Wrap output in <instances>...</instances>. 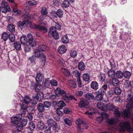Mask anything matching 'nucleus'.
<instances>
[{
	"label": "nucleus",
	"instance_id": "obj_55",
	"mask_svg": "<svg viewBox=\"0 0 133 133\" xmlns=\"http://www.w3.org/2000/svg\"><path fill=\"white\" fill-rule=\"evenodd\" d=\"M80 127L81 129H83V131L84 129H87L88 128V125L87 123L83 122L82 124L81 125Z\"/></svg>",
	"mask_w": 133,
	"mask_h": 133
},
{
	"label": "nucleus",
	"instance_id": "obj_10",
	"mask_svg": "<svg viewBox=\"0 0 133 133\" xmlns=\"http://www.w3.org/2000/svg\"><path fill=\"white\" fill-rule=\"evenodd\" d=\"M68 85L71 88H75L77 87L75 82L72 79H70L68 81Z\"/></svg>",
	"mask_w": 133,
	"mask_h": 133
},
{
	"label": "nucleus",
	"instance_id": "obj_41",
	"mask_svg": "<svg viewBox=\"0 0 133 133\" xmlns=\"http://www.w3.org/2000/svg\"><path fill=\"white\" fill-rule=\"evenodd\" d=\"M8 38L9 40L12 42H14L15 40V36L12 33L9 34Z\"/></svg>",
	"mask_w": 133,
	"mask_h": 133
},
{
	"label": "nucleus",
	"instance_id": "obj_61",
	"mask_svg": "<svg viewBox=\"0 0 133 133\" xmlns=\"http://www.w3.org/2000/svg\"><path fill=\"white\" fill-rule=\"evenodd\" d=\"M24 50L25 52H28L30 51L31 47L30 45L27 44L24 45Z\"/></svg>",
	"mask_w": 133,
	"mask_h": 133
},
{
	"label": "nucleus",
	"instance_id": "obj_5",
	"mask_svg": "<svg viewBox=\"0 0 133 133\" xmlns=\"http://www.w3.org/2000/svg\"><path fill=\"white\" fill-rule=\"evenodd\" d=\"M21 116L18 115V114L15 116L12 117L11 119V122L14 124L17 123L21 119Z\"/></svg>",
	"mask_w": 133,
	"mask_h": 133
},
{
	"label": "nucleus",
	"instance_id": "obj_16",
	"mask_svg": "<svg viewBox=\"0 0 133 133\" xmlns=\"http://www.w3.org/2000/svg\"><path fill=\"white\" fill-rule=\"evenodd\" d=\"M125 87L127 89V91H130L132 90V86L131 83L129 81H127L124 84Z\"/></svg>",
	"mask_w": 133,
	"mask_h": 133
},
{
	"label": "nucleus",
	"instance_id": "obj_37",
	"mask_svg": "<svg viewBox=\"0 0 133 133\" xmlns=\"http://www.w3.org/2000/svg\"><path fill=\"white\" fill-rule=\"evenodd\" d=\"M14 47L16 50H19L21 48V44L18 42H15L14 43Z\"/></svg>",
	"mask_w": 133,
	"mask_h": 133
},
{
	"label": "nucleus",
	"instance_id": "obj_14",
	"mask_svg": "<svg viewBox=\"0 0 133 133\" xmlns=\"http://www.w3.org/2000/svg\"><path fill=\"white\" fill-rule=\"evenodd\" d=\"M126 100L127 103L133 102V94L132 93L128 94Z\"/></svg>",
	"mask_w": 133,
	"mask_h": 133
},
{
	"label": "nucleus",
	"instance_id": "obj_29",
	"mask_svg": "<svg viewBox=\"0 0 133 133\" xmlns=\"http://www.w3.org/2000/svg\"><path fill=\"white\" fill-rule=\"evenodd\" d=\"M78 68L81 71L83 70L85 68V65L84 63L82 62L79 63L78 64Z\"/></svg>",
	"mask_w": 133,
	"mask_h": 133
},
{
	"label": "nucleus",
	"instance_id": "obj_32",
	"mask_svg": "<svg viewBox=\"0 0 133 133\" xmlns=\"http://www.w3.org/2000/svg\"><path fill=\"white\" fill-rule=\"evenodd\" d=\"M97 107L98 109L104 110V105L103 103L101 102H98L97 104Z\"/></svg>",
	"mask_w": 133,
	"mask_h": 133
},
{
	"label": "nucleus",
	"instance_id": "obj_38",
	"mask_svg": "<svg viewBox=\"0 0 133 133\" xmlns=\"http://www.w3.org/2000/svg\"><path fill=\"white\" fill-rule=\"evenodd\" d=\"M42 88V86L41 84H36L35 85V89L36 92H39L41 91Z\"/></svg>",
	"mask_w": 133,
	"mask_h": 133
},
{
	"label": "nucleus",
	"instance_id": "obj_27",
	"mask_svg": "<svg viewBox=\"0 0 133 133\" xmlns=\"http://www.w3.org/2000/svg\"><path fill=\"white\" fill-rule=\"evenodd\" d=\"M123 76L126 79H129L130 77L131 74L130 72L128 71H125L123 72Z\"/></svg>",
	"mask_w": 133,
	"mask_h": 133
},
{
	"label": "nucleus",
	"instance_id": "obj_19",
	"mask_svg": "<svg viewBox=\"0 0 133 133\" xmlns=\"http://www.w3.org/2000/svg\"><path fill=\"white\" fill-rule=\"evenodd\" d=\"M47 123L48 124V125H51V126L52 125H53L55 128H56L57 127L56 123L52 118L48 119L47 120Z\"/></svg>",
	"mask_w": 133,
	"mask_h": 133
},
{
	"label": "nucleus",
	"instance_id": "obj_24",
	"mask_svg": "<svg viewBox=\"0 0 133 133\" xmlns=\"http://www.w3.org/2000/svg\"><path fill=\"white\" fill-rule=\"evenodd\" d=\"M88 102L86 100L81 101L79 104V107L80 108H83L88 104Z\"/></svg>",
	"mask_w": 133,
	"mask_h": 133
},
{
	"label": "nucleus",
	"instance_id": "obj_56",
	"mask_svg": "<svg viewBox=\"0 0 133 133\" xmlns=\"http://www.w3.org/2000/svg\"><path fill=\"white\" fill-rule=\"evenodd\" d=\"M28 110V113L31 114H33L35 112V108L32 107H29Z\"/></svg>",
	"mask_w": 133,
	"mask_h": 133
},
{
	"label": "nucleus",
	"instance_id": "obj_2",
	"mask_svg": "<svg viewBox=\"0 0 133 133\" xmlns=\"http://www.w3.org/2000/svg\"><path fill=\"white\" fill-rule=\"evenodd\" d=\"M48 35L50 37H53L56 39H58L59 38V35L58 32L55 30V28L53 26L50 28L48 32Z\"/></svg>",
	"mask_w": 133,
	"mask_h": 133
},
{
	"label": "nucleus",
	"instance_id": "obj_50",
	"mask_svg": "<svg viewBox=\"0 0 133 133\" xmlns=\"http://www.w3.org/2000/svg\"><path fill=\"white\" fill-rule=\"evenodd\" d=\"M8 36L9 35L7 32H4L2 35V38L4 41H5L8 39Z\"/></svg>",
	"mask_w": 133,
	"mask_h": 133
},
{
	"label": "nucleus",
	"instance_id": "obj_33",
	"mask_svg": "<svg viewBox=\"0 0 133 133\" xmlns=\"http://www.w3.org/2000/svg\"><path fill=\"white\" fill-rule=\"evenodd\" d=\"M83 78L84 81L87 82L89 81L90 79L89 75L87 73H85L83 74Z\"/></svg>",
	"mask_w": 133,
	"mask_h": 133
},
{
	"label": "nucleus",
	"instance_id": "obj_36",
	"mask_svg": "<svg viewBox=\"0 0 133 133\" xmlns=\"http://www.w3.org/2000/svg\"><path fill=\"white\" fill-rule=\"evenodd\" d=\"M70 3L67 0L64 1L62 4V7L65 8H67L69 6Z\"/></svg>",
	"mask_w": 133,
	"mask_h": 133
},
{
	"label": "nucleus",
	"instance_id": "obj_6",
	"mask_svg": "<svg viewBox=\"0 0 133 133\" xmlns=\"http://www.w3.org/2000/svg\"><path fill=\"white\" fill-rule=\"evenodd\" d=\"M34 28L38 30L43 31V32L45 33L47 32L48 30L44 26H42L39 25H35Z\"/></svg>",
	"mask_w": 133,
	"mask_h": 133
},
{
	"label": "nucleus",
	"instance_id": "obj_47",
	"mask_svg": "<svg viewBox=\"0 0 133 133\" xmlns=\"http://www.w3.org/2000/svg\"><path fill=\"white\" fill-rule=\"evenodd\" d=\"M19 122H21V123L22 125V126H25L26 125L27 123L28 120L26 118H24L23 119L22 118H21V119L19 121Z\"/></svg>",
	"mask_w": 133,
	"mask_h": 133
},
{
	"label": "nucleus",
	"instance_id": "obj_45",
	"mask_svg": "<svg viewBox=\"0 0 133 133\" xmlns=\"http://www.w3.org/2000/svg\"><path fill=\"white\" fill-rule=\"evenodd\" d=\"M64 121L65 124L69 126L70 127L72 125V123L71 121L67 118L64 119Z\"/></svg>",
	"mask_w": 133,
	"mask_h": 133
},
{
	"label": "nucleus",
	"instance_id": "obj_22",
	"mask_svg": "<svg viewBox=\"0 0 133 133\" xmlns=\"http://www.w3.org/2000/svg\"><path fill=\"white\" fill-rule=\"evenodd\" d=\"M107 73L109 77L112 78L114 77L115 72L114 70L110 69L108 71Z\"/></svg>",
	"mask_w": 133,
	"mask_h": 133
},
{
	"label": "nucleus",
	"instance_id": "obj_54",
	"mask_svg": "<svg viewBox=\"0 0 133 133\" xmlns=\"http://www.w3.org/2000/svg\"><path fill=\"white\" fill-rule=\"evenodd\" d=\"M103 96L101 95L97 94L96 96L95 97V99L97 101H102L103 99Z\"/></svg>",
	"mask_w": 133,
	"mask_h": 133
},
{
	"label": "nucleus",
	"instance_id": "obj_30",
	"mask_svg": "<svg viewBox=\"0 0 133 133\" xmlns=\"http://www.w3.org/2000/svg\"><path fill=\"white\" fill-rule=\"evenodd\" d=\"M57 105L60 109H62L63 107L66 106V104L62 101H59L57 103Z\"/></svg>",
	"mask_w": 133,
	"mask_h": 133
},
{
	"label": "nucleus",
	"instance_id": "obj_53",
	"mask_svg": "<svg viewBox=\"0 0 133 133\" xmlns=\"http://www.w3.org/2000/svg\"><path fill=\"white\" fill-rule=\"evenodd\" d=\"M21 113L20 114H18V115L21 116V118L23 116H25L27 112L26 109H21L20 111Z\"/></svg>",
	"mask_w": 133,
	"mask_h": 133
},
{
	"label": "nucleus",
	"instance_id": "obj_42",
	"mask_svg": "<svg viewBox=\"0 0 133 133\" xmlns=\"http://www.w3.org/2000/svg\"><path fill=\"white\" fill-rule=\"evenodd\" d=\"M100 81L101 82H104L106 79L105 74L104 73L101 72L99 76Z\"/></svg>",
	"mask_w": 133,
	"mask_h": 133
},
{
	"label": "nucleus",
	"instance_id": "obj_26",
	"mask_svg": "<svg viewBox=\"0 0 133 133\" xmlns=\"http://www.w3.org/2000/svg\"><path fill=\"white\" fill-rule=\"evenodd\" d=\"M61 71L66 76H69L70 75V72L66 69L63 68H62L61 69Z\"/></svg>",
	"mask_w": 133,
	"mask_h": 133
},
{
	"label": "nucleus",
	"instance_id": "obj_40",
	"mask_svg": "<svg viewBox=\"0 0 133 133\" xmlns=\"http://www.w3.org/2000/svg\"><path fill=\"white\" fill-rule=\"evenodd\" d=\"M8 28L9 30L11 32H14L15 30V26L12 24L9 25Z\"/></svg>",
	"mask_w": 133,
	"mask_h": 133
},
{
	"label": "nucleus",
	"instance_id": "obj_51",
	"mask_svg": "<svg viewBox=\"0 0 133 133\" xmlns=\"http://www.w3.org/2000/svg\"><path fill=\"white\" fill-rule=\"evenodd\" d=\"M81 72H79L77 70L74 71L73 72V74L77 78H80Z\"/></svg>",
	"mask_w": 133,
	"mask_h": 133
},
{
	"label": "nucleus",
	"instance_id": "obj_12",
	"mask_svg": "<svg viewBox=\"0 0 133 133\" xmlns=\"http://www.w3.org/2000/svg\"><path fill=\"white\" fill-rule=\"evenodd\" d=\"M37 110L39 112H42L45 110L44 107L43 103H39L37 105Z\"/></svg>",
	"mask_w": 133,
	"mask_h": 133
},
{
	"label": "nucleus",
	"instance_id": "obj_21",
	"mask_svg": "<svg viewBox=\"0 0 133 133\" xmlns=\"http://www.w3.org/2000/svg\"><path fill=\"white\" fill-rule=\"evenodd\" d=\"M91 87L94 90H97L98 88V85L96 81H93L91 83Z\"/></svg>",
	"mask_w": 133,
	"mask_h": 133
},
{
	"label": "nucleus",
	"instance_id": "obj_62",
	"mask_svg": "<svg viewBox=\"0 0 133 133\" xmlns=\"http://www.w3.org/2000/svg\"><path fill=\"white\" fill-rule=\"evenodd\" d=\"M50 84L52 86H56L58 84L57 82L55 79H52L50 81Z\"/></svg>",
	"mask_w": 133,
	"mask_h": 133
},
{
	"label": "nucleus",
	"instance_id": "obj_44",
	"mask_svg": "<svg viewBox=\"0 0 133 133\" xmlns=\"http://www.w3.org/2000/svg\"><path fill=\"white\" fill-rule=\"evenodd\" d=\"M21 109H26L29 104L24 102V101H22L21 102Z\"/></svg>",
	"mask_w": 133,
	"mask_h": 133
},
{
	"label": "nucleus",
	"instance_id": "obj_35",
	"mask_svg": "<svg viewBox=\"0 0 133 133\" xmlns=\"http://www.w3.org/2000/svg\"><path fill=\"white\" fill-rule=\"evenodd\" d=\"M28 128L31 131H32L34 130L35 127V124L31 122L29 123L28 124Z\"/></svg>",
	"mask_w": 133,
	"mask_h": 133
},
{
	"label": "nucleus",
	"instance_id": "obj_49",
	"mask_svg": "<svg viewBox=\"0 0 133 133\" xmlns=\"http://www.w3.org/2000/svg\"><path fill=\"white\" fill-rule=\"evenodd\" d=\"M41 12L42 15H46L48 13L47 9L45 7H41Z\"/></svg>",
	"mask_w": 133,
	"mask_h": 133
},
{
	"label": "nucleus",
	"instance_id": "obj_43",
	"mask_svg": "<svg viewBox=\"0 0 133 133\" xmlns=\"http://www.w3.org/2000/svg\"><path fill=\"white\" fill-rule=\"evenodd\" d=\"M23 126L21 124V122H18L17 123L16 125L17 130L18 131H21L23 129Z\"/></svg>",
	"mask_w": 133,
	"mask_h": 133
},
{
	"label": "nucleus",
	"instance_id": "obj_48",
	"mask_svg": "<svg viewBox=\"0 0 133 133\" xmlns=\"http://www.w3.org/2000/svg\"><path fill=\"white\" fill-rule=\"evenodd\" d=\"M34 56L37 58H39L40 56V52L37 49H35L34 52Z\"/></svg>",
	"mask_w": 133,
	"mask_h": 133
},
{
	"label": "nucleus",
	"instance_id": "obj_63",
	"mask_svg": "<svg viewBox=\"0 0 133 133\" xmlns=\"http://www.w3.org/2000/svg\"><path fill=\"white\" fill-rule=\"evenodd\" d=\"M55 28V30L56 31L57 30H61V25L58 22L56 23V25L55 27L53 26Z\"/></svg>",
	"mask_w": 133,
	"mask_h": 133
},
{
	"label": "nucleus",
	"instance_id": "obj_52",
	"mask_svg": "<svg viewBox=\"0 0 133 133\" xmlns=\"http://www.w3.org/2000/svg\"><path fill=\"white\" fill-rule=\"evenodd\" d=\"M31 101L30 98L28 96H25L24 97V100L23 101L27 103L28 104H29L30 102Z\"/></svg>",
	"mask_w": 133,
	"mask_h": 133
},
{
	"label": "nucleus",
	"instance_id": "obj_13",
	"mask_svg": "<svg viewBox=\"0 0 133 133\" xmlns=\"http://www.w3.org/2000/svg\"><path fill=\"white\" fill-rule=\"evenodd\" d=\"M44 130L45 133H51L53 130L52 127L50 125L45 126Z\"/></svg>",
	"mask_w": 133,
	"mask_h": 133
},
{
	"label": "nucleus",
	"instance_id": "obj_15",
	"mask_svg": "<svg viewBox=\"0 0 133 133\" xmlns=\"http://www.w3.org/2000/svg\"><path fill=\"white\" fill-rule=\"evenodd\" d=\"M125 87L127 89V91H130L132 90V86L131 83L129 81H127L124 84Z\"/></svg>",
	"mask_w": 133,
	"mask_h": 133
},
{
	"label": "nucleus",
	"instance_id": "obj_58",
	"mask_svg": "<svg viewBox=\"0 0 133 133\" xmlns=\"http://www.w3.org/2000/svg\"><path fill=\"white\" fill-rule=\"evenodd\" d=\"M114 92L115 94L119 95L121 93V90L119 88L116 87L114 89Z\"/></svg>",
	"mask_w": 133,
	"mask_h": 133
},
{
	"label": "nucleus",
	"instance_id": "obj_3",
	"mask_svg": "<svg viewBox=\"0 0 133 133\" xmlns=\"http://www.w3.org/2000/svg\"><path fill=\"white\" fill-rule=\"evenodd\" d=\"M55 92L56 94H59L61 95L63 99L66 101V100H68L70 96L68 93H66L63 90H61L59 88H57L55 90Z\"/></svg>",
	"mask_w": 133,
	"mask_h": 133
},
{
	"label": "nucleus",
	"instance_id": "obj_34",
	"mask_svg": "<svg viewBox=\"0 0 133 133\" xmlns=\"http://www.w3.org/2000/svg\"><path fill=\"white\" fill-rule=\"evenodd\" d=\"M62 41L65 44L68 43L69 41L68 36L66 35H64L62 38Z\"/></svg>",
	"mask_w": 133,
	"mask_h": 133
},
{
	"label": "nucleus",
	"instance_id": "obj_7",
	"mask_svg": "<svg viewBox=\"0 0 133 133\" xmlns=\"http://www.w3.org/2000/svg\"><path fill=\"white\" fill-rule=\"evenodd\" d=\"M110 81L111 83L115 86H117L119 84V81L118 79L114 77L110 79Z\"/></svg>",
	"mask_w": 133,
	"mask_h": 133
},
{
	"label": "nucleus",
	"instance_id": "obj_60",
	"mask_svg": "<svg viewBox=\"0 0 133 133\" xmlns=\"http://www.w3.org/2000/svg\"><path fill=\"white\" fill-rule=\"evenodd\" d=\"M44 106L45 108H49L51 105L50 102L48 101H45L43 103Z\"/></svg>",
	"mask_w": 133,
	"mask_h": 133
},
{
	"label": "nucleus",
	"instance_id": "obj_57",
	"mask_svg": "<svg viewBox=\"0 0 133 133\" xmlns=\"http://www.w3.org/2000/svg\"><path fill=\"white\" fill-rule=\"evenodd\" d=\"M13 11L14 12L15 15H19L21 13V10H20L18 9L17 8H14Z\"/></svg>",
	"mask_w": 133,
	"mask_h": 133
},
{
	"label": "nucleus",
	"instance_id": "obj_20",
	"mask_svg": "<svg viewBox=\"0 0 133 133\" xmlns=\"http://www.w3.org/2000/svg\"><path fill=\"white\" fill-rule=\"evenodd\" d=\"M20 41L22 44L25 45L28 43V40L25 36H23L20 38Z\"/></svg>",
	"mask_w": 133,
	"mask_h": 133
},
{
	"label": "nucleus",
	"instance_id": "obj_9",
	"mask_svg": "<svg viewBox=\"0 0 133 133\" xmlns=\"http://www.w3.org/2000/svg\"><path fill=\"white\" fill-rule=\"evenodd\" d=\"M66 49L65 46L63 45H61L58 47V52L60 54H62L65 53L66 51Z\"/></svg>",
	"mask_w": 133,
	"mask_h": 133
},
{
	"label": "nucleus",
	"instance_id": "obj_46",
	"mask_svg": "<svg viewBox=\"0 0 133 133\" xmlns=\"http://www.w3.org/2000/svg\"><path fill=\"white\" fill-rule=\"evenodd\" d=\"M63 12L61 9H59L56 12V14L59 17L61 18L63 17Z\"/></svg>",
	"mask_w": 133,
	"mask_h": 133
},
{
	"label": "nucleus",
	"instance_id": "obj_31",
	"mask_svg": "<svg viewBox=\"0 0 133 133\" xmlns=\"http://www.w3.org/2000/svg\"><path fill=\"white\" fill-rule=\"evenodd\" d=\"M0 8L1 11L3 13H5L8 11H9V6H1Z\"/></svg>",
	"mask_w": 133,
	"mask_h": 133
},
{
	"label": "nucleus",
	"instance_id": "obj_4",
	"mask_svg": "<svg viewBox=\"0 0 133 133\" xmlns=\"http://www.w3.org/2000/svg\"><path fill=\"white\" fill-rule=\"evenodd\" d=\"M83 122V121L80 119H77L76 121V123L77 125V131L79 132L83 131V129H81L80 126Z\"/></svg>",
	"mask_w": 133,
	"mask_h": 133
},
{
	"label": "nucleus",
	"instance_id": "obj_25",
	"mask_svg": "<svg viewBox=\"0 0 133 133\" xmlns=\"http://www.w3.org/2000/svg\"><path fill=\"white\" fill-rule=\"evenodd\" d=\"M45 127L44 124L43 122L41 121L38 122L37 124V128L40 130H43L44 129V128Z\"/></svg>",
	"mask_w": 133,
	"mask_h": 133
},
{
	"label": "nucleus",
	"instance_id": "obj_39",
	"mask_svg": "<svg viewBox=\"0 0 133 133\" xmlns=\"http://www.w3.org/2000/svg\"><path fill=\"white\" fill-rule=\"evenodd\" d=\"M28 43L30 46L32 47L36 45V42L34 38L29 40Z\"/></svg>",
	"mask_w": 133,
	"mask_h": 133
},
{
	"label": "nucleus",
	"instance_id": "obj_18",
	"mask_svg": "<svg viewBox=\"0 0 133 133\" xmlns=\"http://www.w3.org/2000/svg\"><path fill=\"white\" fill-rule=\"evenodd\" d=\"M131 116V113L128 110H125L123 111L122 116L125 119L128 118Z\"/></svg>",
	"mask_w": 133,
	"mask_h": 133
},
{
	"label": "nucleus",
	"instance_id": "obj_23",
	"mask_svg": "<svg viewBox=\"0 0 133 133\" xmlns=\"http://www.w3.org/2000/svg\"><path fill=\"white\" fill-rule=\"evenodd\" d=\"M30 24V22L28 20H25L19 24V26L21 28H23L26 26L27 24Z\"/></svg>",
	"mask_w": 133,
	"mask_h": 133
},
{
	"label": "nucleus",
	"instance_id": "obj_28",
	"mask_svg": "<svg viewBox=\"0 0 133 133\" xmlns=\"http://www.w3.org/2000/svg\"><path fill=\"white\" fill-rule=\"evenodd\" d=\"M40 52L45 51L47 50V47L45 45H39L37 49Z\"/></svg>",
	"mask_w": 133,
	"mask_h": 133
},
{
	"label": "nucleus",
	"instance_id": "obj_1",
	"mask_svg": "<svg viewBox=\"0 0 133 133\" xmlns=\"http://www.w3.org/2000/svg\"><path fill=\"white\" fill-rule=\"evenodd\" d=\"M107 108L114 112V114L116 117H120L121 116V112L118 111L117 107L115 106L114 105L108 103L106 105Z\"/></svg>",
	"mask_w": 133,
	"mask_h": 133
},
{
	"label": "nucleus",
	"instance_id": "obj_17",
	"mask_svg": "<svg viewBox=\"0 0 133 133\" xmlns=\"http://www.w3.org/2000/svg\"><path fill=\"white\" fill-rule=\"evenodd\" d=\"M115 76L117 78L121 79L123 77V72L120 70L117 71L115 72Z\"/></svg>",
	"mask_w": 133,
	"mask_h": 133
},
{
	"label": "nucleus",
	"instance_id": "obj_8",
	"mask_svg": "<svg viewBox=\"0 0 133 133\" xmlns=\"http://www.w3.org/2000/svg\"><path fill=\"white\" fill-rule=\"evenodd\" d=\"M43 78V76L41 73H38L37 74L36 76L35 80L37 82H41Z\"/></svg>",
	"mask_w": 133,
	"mask_h": 133
},
{
	"label": "nucleus",
	"instance_id": "obj_11",
	"mask_svg": "<svg viewBox=\"0 0 133 133\" xmlns=\"http://www.w3.org/2000/svg\"><path fill=\"white\" fill-rule=\"evenodd\" d=\"M85 98L89 100H93L94 98V96L93 94L91 93H87L84 95Z\"/></svg>",
	"mask_w": 133,
	"mask_h": 133
},
{
	"label": "nucleus",
	"instance_id": "obj_64",
	"mask_svg": "<svg viewBox=\"0 0 133 133\" xmlns=\"http://www.w3.org/2000/svg\"><path fill=\"white\" fill-rule=\"evenodd\" d=\"M63 112L65 114H70L71 112V111L70 109L66 108L64 109Z\"/></svg>",
	"mask_w": 133,
	"mask_h": 133
},
{
	"label": "nucleus",
	"instance_id": "obj_59",
	"mask_svg": "<svg viewBox=\"0 0 133 133\" xmlns=\"http://www.w3.org/2000/svg\"><path fill=\"white\" fill-rule=\"evenodd\" d=\"M70 56L71 57L73 58L75 57L77 55V53L75 50L72 51L70 54Z\"/></svg>",
	"mask_w": 133,
	"mask_h": 133
}]
</instances>
